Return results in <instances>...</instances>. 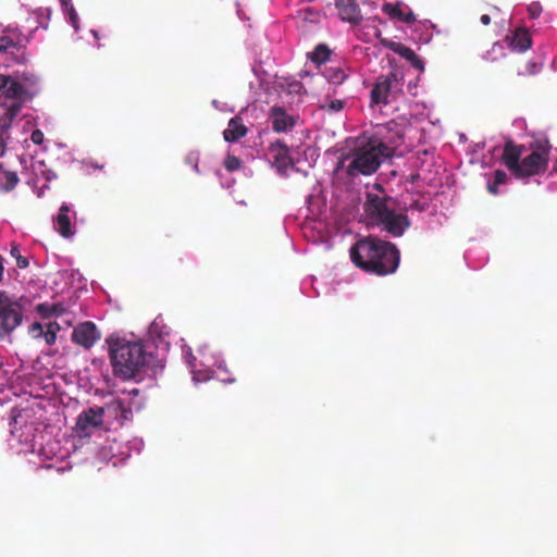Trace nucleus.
Masks as SVG:
<instances>
[{
    "mask_svg": "<svg viewBox=\"0 0 557 557\" xmlns=\"http://www.w3.org/2000/svg\"><path fill=\"white\" fill-rule=\"evenodd\" d=\"M349 252L356 267L381 276L394 273L400 261V252L395 244L373 236L359 239Z\"/></svg>",
    "mask_w": 557,
    "mask_h": 557,
    "instance_id": "nucleus-1",
    "label": "nucleus"
},
{
    "mask_svg": "<svg viewBox=\"0 0 557 557\" xmlns=\"http://www.w3.org/2000/svg\"><path fill=\"white\" fill-rule=\"evenodd\" d=\"M524 146L513 140H506L502 153V162L516 178H528L543 174L548 166L552 145L546 137L530 143L531 153L522 158Z\"/></svg>",
    "mask_w": 557,
    "mask_h": 557,
    "instance_id": "nucleus-2",
    "label": "nucleus"
},
{
    "mask_svg": "<svg viewBox=\"0 0 557 557\" xmlns=\"http://www.w3.org/2000/svg\"><path fill=\"white\" fill-rule=\"evenodd\" d=\"M113 374L122 380H131L146 363V351L141 343L124 338H107Z\"/></svg>",
    "mask_w": 557,
    "mask_h": 557,
    "instance_id": "nucleus-3",
    "label": "nucleus"
},
{
    "mask_svg": "<svg viewBox=\"0 0 557 557\" xmlns=\"http://www.w3.org/2000/svg\"><path fill=\"white\" fill-rule=\"evenodd\" d=\"M385 159V153L380 149V146L369 138L355 147L343 159L342 163L349 161L346 173L350 177H357L375 173Z\"/></svg>",
    "mask_w": 557,
    "mask_h": 557,
    "instance_id": "nucleus-4",
    "label": "nucleus"
},
{
    "mask_svg": "<svg viewBox=\"0 0 557 557\" xmlns=\"http://www.w3.org/2000/svg\"><path fill=\"white\" fill-rule=\"evenodd\" d=\"M406 126L394 120L377 125L375 134L370 139L380 146L385 158H392L395 151L404 144Z\"/></svg>",
    "mask_w": 557,
    "mask_h": 557,
    "instance_id": "nucleus-5",
    "label": "nucleus"
},
{
    "mask_svg": "<svg viewBox=\"0 0 557 557\" xmlns=\"http://www.w3.org/2000/svg\"><path fill=\"white\" fill-rule=\"evenodd\" d=\"M27 39L16 32H4L0 36V57L4 62L24 64L28 61L26 52Z\"/></svg>",
    "mask_w": 557,
    "mask_h": 557,
    "instance_id": "nucleus-6",
    "label": "nucleus"
},
{
    "mask_svg": "<svg viewBox=\"0 0 557 557\" xmlns=\"http://www.w3.org/2000/svg\"><path fill=\"white\" fill-rule=\"evenodd\" d=\"M23 320L22 307L0 290V338L9 336Z\"/></svg>",
    "mask_w": 557,
    "mask_h": 557,
    "instance_id": "nucleus-7",
    "label": "nucleus"
},
{
    "mask_svg": "<svg viewBox=\"0 0 557 557\" xmlns=\"http://www.w3.org/2000/svg\"><path fill=\"white\" fill-rule=\"evenodd\" d=\"M391 201L386 196L367 194L363 211L370 224L377 226L392 212Z\"/></svg>",
    "mask_w": 557,
    "mask_h": 557,
    "instance_id": "nucleus-8",
    "label": "nucleus"
},
{
    "mask_svg": "<svg viewBox=\"0 0 557 557\" xmlns=\"http://www.w3.org/2000/svg\"><path fill=\"white\" fill-rule=\"evenodd\" d=\"M25 101L24 87L13 75L0 74V102Z\"/></svg>",
    "mask_w": 557,
    "mask_h": 557,
    "instance_id": "nucleus-9",
    "label": "nucleus"
},
{
    "mask_svg": "<svg viewBox=\"0 0 557 557\" xmlns=\"http://www.w3.org/2000/svg\"><path fill=\"white\" fill-rule=\"evenodd\" d=\"M99 338V331L89 321L79 323L72 332V341L86 349L92 347Z\"/></svg>",
    "mask_w": 557,
    "mask_h": 557,
    "instance_id": "nucleus-10",
    "label": "nucleus"
},
{
    "mask_svg": "<svg viewBox=\"0 0 557 557\" xmlns=\"http://www.w3.org/2000/svg\"><path fill=\"white\" fill-rule=\"evenodd\" d=\"M394 237H400L410 226L408 216L404 213L392 212L377 225Z\"/></svg>",
    "mask_w": 557,
    "mask_h": 557,
    "instance_id": "nucleus-11",
    "label": "nucleus"
},
{
    "mask_svg": "<svg viewBox=\"0 0 557 557\" xmlns=\"http://www.w3.org/2000/svg\"><path fill=\"white\" fill-rule=\"evenodd\" d=\"M395 82L396 76L393 73L387 76H379L370 92L371 106L387 104L392 85Z\"/></svg>",
    "mask_w": 557,
    "mask_h": 557,
    "instance_id": "nucleus-12",
    "label": "nucleus"
},
{
    "mask_svg": "<svg viewBox=\"0 0 557 557\" xmlns=\"http://www.w3.org/2000/svg\"><path fill=\"white\" fill-rule=\"evenodd\" d=\"M338 17L352 26L362 22V14L357 0H335Z\"/></svg>",
    "mask_w": 557,
    "mask_h": 557,
    "instance_id": "nucleus-13",
    "label": "nucleus"
},
{
    "mask_svg": "<svg viewBox=\"0 0 557 557\" xmlns=\"http://www.w3.org/2000/svg\"><path fill=\"white\" fill-rule=\"evenodd\" d=\"M268 156L273 160L274 165L280 172L294 165L287 145L280 139L269 146Z\"/></svg>",
    "mask_w": 557,
    "mask_h": 557,
    "instance_id": "nucleus-14",
    "label": "nucleus"
},
{
    "mask_svg": "<svg viewBox=\"0 0 557 557\" xmlns=\"http://www.w3.org/2000/svg\"><path fill=\"white\" fill-rule=\"evenodd\" d=\"M382 11L387 14L391 18L397 20L405 24H413L417 21L414 13L411 9L403 3H391L386 2L382 7Z\"/></svg>",
    "mask_w": 557,
    "mask_h": 557,
    "instance_id": "nucleus-15",
    "label": "nucleus"
},
{
    "mask_svg": "<svg viewBox=\"0 0 557 557\" xmlns=\"http://www.w3.org/2000/svg\"><path fill=\"white\" fill-rule=\"evenodd\" d=\"M383 45L391 49L393 52L397 53L417 70L422 71L424 69L423 60L409 47L395 41L382 40Z\"/></svg>",
    "mask_w": 557,
    "mask_h": 557,
    "instance_id": "nucleus-16",
    "label": "nucleus"
},
{
    "mask_svg": "<svg viewBox=\"0 0 557 557\" xmlns=\"http://www.w3.org/2000/svg\"><path fill=\"white\" fill-rule=\"evenodd\" d=\"M24 87L25 98H33L38 94L39 77L32 71H23L13 75Z\"/></svg>",
    "mask_w": 557,
    "mask_h": 557,
    "instance_id": "nucleus-17",
    "label": "nucleus"
},
{
    "mask_svg": "<svg viewBox=\"0 0 557 557\" xmlns=\"http://www.w3.org/2000/svg\"><path fill=\"white\" fill-rule=\"evenodd\" d=\"M70 207L66 203H63L58 212V215L54 220V228L55 231L63 237L67 238L73 235L72 224L69 216Z\"/></svg>",
    "mask_w": 557,
    "mask_h": 557,
    "instance_id": "nucleus-18",
    "label": "nucleus"
},
{
    "mask_svg": "<svg viewBox=\"0 0 557 557\" xmlns=\"http://www.w3.org/2000/svg\"><path fill=\"white\" fill-rule=\"evenodd\" d=\"M509 40V47L513 51L524 52L531 47L532 39L529 32L524 28H518L513 34L507 37Z\"/></svg>",
    "mask_w": 557,
    "mask_h": 557,
    "instance_id": "nucleus-19",
    "label": "nucleus"
},
{
    "mask_svg": "<svg viewBox=\"0 0 557 557\" xmlns=\"http://www.w3.org/2000/svg\"><path fill=\"white\" fill-rule=\"evenodd\" d=\"M246 134L247 127L243 124L240 117L235 116L230 120L227 128L223 132V138L225 141L234 143L243 138Z\"/></svg>",
    "mask_w": 557,
    "mask_h": 557,
    "instance_id": "nucleus-20",
    "label": "nucleus"
},
{
    "mask_svg": "<svg viewBox=\"0 0 557 557\" xmlns=\"http://www.w3.org/2000/svg\"><path fill=\"white\" fill-rule=\"evenodd\" d=\"M10 431L13 436H15L20 442L27 443L30 441V433L35 430L34 423L28 420H17L14 419L10 423Z\"/></svg>",
    "mask_w": 557,
    "mask_h": 557,
    "instance_id": "nucleus-21",
    "label": "nucleus"
},
{
    "mask_svg": "<svg viewBox=\"0 0 557 557\" xmlns=\"http://www.w3.org/2000/svg\"><path fill=\"white\" fill-rule=\"evenodd\" d=\"M272 127L275 132H285L294 125L293 119L281 107L271 109Z\"/></svg>",
    "mask_w": 557,
    "mask_h": 557,
    "instance_id": "nucleus-22",
    "label": "nucleus"
},
{
    "mask_svg": "<svg viewBox=\"0 0 557 557\" xmlns=\"http://www.w3.org/2000/svg\"><path fill=\"white\" fill-rule=\"evenodd\" d=\"M95 414L103 416H114V418H127L131 413V410L126 408L125 403L121 399H115L107 404L104 407H99Z\"/></svg>",
    "mask_w": 557,
    "mask_h": 557,
    "instance_id": "nucleus-23",
    "label": "nucleus"
},
{
    "mask_svg": "<svg viewBox=\"0 0 557 557\" xmlns=\"http://www.w3.org/2000/svg\"><path fill=\"white\" fill-rule=\"evenodd\" d=\"M507 174L503 170H496L493 175V181L487 183V190L492 195L498 194V186L507 182Z\"/></svg>",
    "mask_w": 557,
    "mask_h": 557,
    "instance_id": "nucleus-24",
    "label": "nucleus"
},
{
    "mask_svg": "<svg viewBox=\"0 0 557 557\" xmlns=\"http://www.w3.org/2000/svg\"><path fill=\"white\" fill-rule=\"evenodd\" d=\"M330 54H331L330 49L325 45L320 44L314 48L310 58H311L312 62L321 64L329 60Z\"/></svg>",
    "mask_w": 557,
    "mask_h": 557,
    "instance_id": "nucleus-25",
    "label": "nucleus"
},
{
    "mask_svg": "<svg viewBox=\"0 0 557 557\" xmlns=\"http://www.w3.org/2000/svg\"><path fill=\"white\" fill-rule=\"evenodd\" d=\"M18 176L15 172H5L4 182L1 184V188L4 191H11L15 188L18 183Z\"/></svg>",
    "mask_w": 557,
    "mask_h": 557,
    "instance_id": "nucleus-26",
    "label": "nucleus"
},
{
    "mask_svg": "<svg viewBox=\"0 0 557 557\" xmlns=\"http://www.w3.org/2000/svg\"><path fill=\"white\" fill-rule=\"evenodd\" d=\"M240 165L242 161L235 156L228 154L224 160V166L228 172H234L238 170Z\"/></svg>",
    "mask_w": 557,
    "mask_h": 557,
    "instance_id": "nucleus-27",
    "label": "nucleus"
},
{
    "mask_svg": "<svg viewBox=\"0 0 557 557\" xmlns=\"http://www.w3.org/2000/svg\"><path fill=\"white\" fill-rule=\"evenodd\" d=\"M37 312L45 318H49L57 313V306L49 304H39L37 306Z\"/></svg>",
    "mask_w": 557,
    "mask_h": 557,
    "instance_id": "nucleus-28",
    "label": "nucleus"
},
{
    "mask_svg": "<svg viewBox=\"0 0 557 557\" xmlns=\"http://www.w3.org/2000/svg\"><path fill=\"white\" fill-rule=\"evenodd\" d=\"M23 102H24V101H13V102L9 106V108H8V110H7V113H5V114L8 115V117H9L10 120H13V119H14V117L20 113V111H21V109H22V103H23Z\"/></svg>",
    "mask_w": 557,
    "mask_h": 557,
    "instance_id": "nucleus-29",
    "label": "nucleus"
},
{
    "mask_svg": "<svg viewBox=\"0 0 557 557\" xmlns=\"http://www.w3.org/2000/svg\"><path fill=\"white\" fill-rule=\"evenodd\" d=\"M543 11V8L539 1H534L528 5V13L531 18H537Z\"/></svg>",
    "mask_w": 557,
    "mask_h": 557,
    "instance_id": "nucleus-30",
    "label": "nucleus"
},
{
    "mask_svg": "<svg viewBox=\"0 0 557 557\" xmlns=\"http://www.w3.org/2000/svg\"><path fill=\"white\" fill-rule=\"evenodd\" d=\"M45 341L48 345L55 343L57 334L53 324H49L47 331L44 333Z\"/></svg>",
    "mask_w": 557,
    "mask_h": 557,
    "instance_id": "nucleus-31",
    "label": "nucleus"
},
{
    "mask_svg": "<svg viewBox=\"0 0 557 557\" xmlns=\"http://www.w3.org/2000/svg\"><path fill=\"white\" fill-rule=\"evenodd\" d=\"M323 109H327L329 111L338 112L343 109L344 103L341 100H331L327 103L321 106Z\"/></svg>",
    "mask_w": 557,
    "mask_h": 557,
    "instance_id": "nucleus-32",
    "label": "nucleus"
},
{
    "mask_svg": "<svg viewBox=\"0 0 557 557\" xmlns=\"http://www.w3.org/2000/svg\"><path fill=\"white\" fill-rule=\"evenodd\" d=\"M44 133L40 129H35L32 132L30 139L34 144L40 145L44 141Z\"/></svg>",
    "mask_w": 557,
    "mask_h": 557,
    "instance_id": "nucleus-33",
    "label": "nucleus"
},
{
    "mask_svg": "<svg viewBox=\"0 0 557 557\" xmlns=\"http://www.w3.org/2000/svg\"><path fill=\"white\" fill-rule=\"evenodd\" d=\"M16 264L18 268L24 269L27 268L29 263L26 257L18 255L16 256Z\"/></svg>",
    "mask_w": 557,
    "mask_h": 557,
    "instance_id": "nucleus-34",
    "label": "nucleus"
},
{
    "mask_svg": "<svg viewBox=\"0 0 557 557\" xmlns=\"http://www.w3.org/2000/svg\"><path fill=\"white\" fill-rule=\"evenodd\" d=\"M480 21L483 25H488L491 23V16L488 14H483L480 17Z\"/></svg>",
    "mask_w": 557,
    "mask_h": 557,
    "instance_id": "nucleus-35",
    "label": "nucleus"
},
{
    "mask_svg": "<svg viewBox=\"0 0 557 557\" xmlns=\"http://www.w3.org/2000/svg\"><path fill=\"white\" fill-rule=\"evenodd\" d=\"M195 361H196V358L191 354H188L187 362L191 370H194V368L196 367L194 363Z\"/></svg>",
    "mask_w": 557,
    "mask_h": 557,
    "instance_id": "nucleus-36",
    "label": "nucleus"
},
{
    "mask_svg": "<svg viewBox=\"0 0 557 557\" xmlns=\"http://www.w3.org/2000/svg\"><path fill=\"white\" fill-rule=\"evenodd\" d=\"M70 20L73 24H75V22L77 20V13L75 12V10L73 8H71V11H70Z\"/></svg>",
    "mask_w": 557,
    "mask_h": 557,
    "instance_id": "nucleus-37",
    "label": "nucleus"
},
{
    "mask_svg": "<svg viewBox=\"0 0 557 557\" xmlns=\"http://www.w3.org/2000/svg\"><path fill=\"white\" fill-rule=\"evenodd\" d=\"M32 330H33V331H39V333H40V334L44 332V331H42V326H41V324H40V323H34V324L32 325Z\"/></svg>",
    "mask_w": 557,
    "mask_h": 557,
    "instance_id": "nucleus-38",
    "label": "nucleus"
},
{
    "mask_svg": "<svg viewBox=\"0 0 557 557\" xmlns=\"http://www.w3.org/2000/svg\"><path fill=\"white\" fill-rule=\"evenodd\" d=\"M539 71V67L535 63L531 64V70L529 71L530 74H534Z\"/></svg>",
    "mask_w": 557,
    "mask_h": 557,
    "instance_id": "nucleus-39",
    "label": "nucleus"
},
{
    "mask_svg": "<svg viewBox=\"0 0 557 557\" xmlns=\"http://www.w3.org/2000/svg\"><path fill=\"white\" fill-rule=\"evenodd\" d=\"M78 419H82V418H89L88 413L86 411H83L82 413H79V416L77 417Z\"/></svg>",
    "mask_w": 557,
    "mask_h": 557,
    "instance_id": "nucleus-40",
    "label": "nucleus"
},
{
    "mask_svg": "<svg viewBox=\"0 0 557 557\" xmlns=\"http://www.w3.org/2000/svg\"><path fill=\"white\" fill-rule=\"evenodd\" d=\"M12 255H16V256H18V249H17V248H13V249H12Z\"/></svg>",
    "mask_w": 557,
    "mask_h": 557,
    "instance_id": "nucleus-41",
    "label": "nucleus"
},
{
    "mask_svg": "<svg viewBox=\"0 0 557 557\" xmlns=\"http://www.w3.org/2000/svg\"><path fill=\"white\" fill-rule=\"evenodd\" d=\"M92 35H94V37H95L96 39H98V32L92 30Z\"/></svg>",
    "mask_w": 557,
    "mask_h": 557,
    "instance_id": "nucleus-42",
    "label": "nucleus"
}]
</instances>
